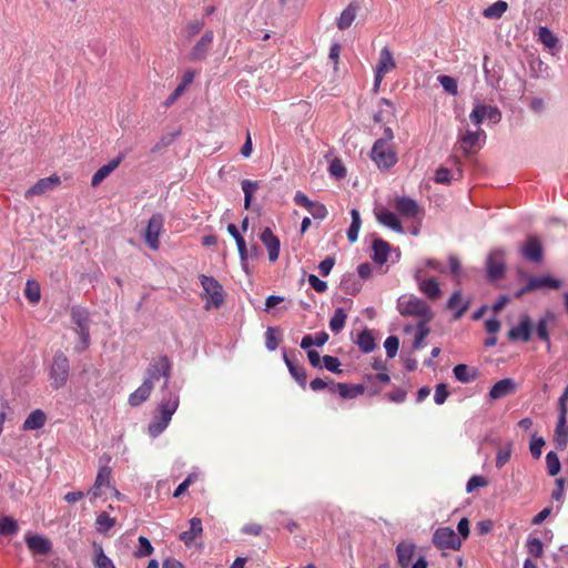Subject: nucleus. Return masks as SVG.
<instances>
[{"label": "nucleus", "instance_id": "f257e3e1", "mask_svg": "<svg viewBox=\"0 0 568 568\" xmlns=\"http://www.w3.org/2000/svg\"><path fill=\"white\" fill-rule=\"evenodd\" d=\"M179 405V393H165V395L161 396L153 419L148 425V433L151 437L160 436L168 428Z\"/></svg>", "mask_w": 568, "mask_h": 568}, {"label": "nucleus", "instance_id": "f03ea898", "mask_svg": "<svg viewBox=\"0 0 568 568\" xmlns=\"http://www.w3.org/2000/svg\"><path fill=\"white\" fill-rule=\"evenodd\" d=\"M172 364L170 358L166 355H161L159 357L152 358L146 371L144 382H149L150 385L154 386V382L164 379V383L161 387V396L165 395V393H174L169 387V381L171 378Z\"/></svg>", "mask_w": 568, "mask_h": 568}, {"label": "nucleus", "instance_id": "7ed1b4c3", "mask_svg": "<svg viewBox=\"0 0 568 568\" xmlns=\"http://www.w3.org/2000/svg\"><path fill=\"white\" fill-rule=\"evenodd\" d=\"M397 310L403 316H412L418 321L429 323L433 318V313L428 304L414 295H403L397 301Z\"/></svg>", "mask_w": 568, "mask_h": 568}, {"label": "nucleus", "instance_id": "20e7f679", "mask_svg": "<svg viewBox=\"0 0 568 568\" xmlns=\"http://www.w3.org/2000/svg\"><path fill=\"white\" fill-rule=\"evenodd\" d=\"M70 375V363L68 357L58 351L54 353L52 363L49 366V381L54 389L63 387Z\"/></svg>", "mask_w": 568, "mask_h": 568}, {"label": "nucleus", "instance_id": "39448f33", "mask_svg": "<svg viewBox=\"0 0 568 568\" xmlns=\"http://www.w3.org/2000/svg\"><path fill=\"white\" fill-rule=\"evenodd\" d=\"M199 281L203 288L202 296L206 300L205 310L220 308L224 303L223 286L213 276L200 275Z\"/></svg>", "mask_w": 568, "mask_h": 568}, {"label": "nucleus", "instance_id": "423d86ee", "mask_svg": "<svg viewBox=\"0 0 568 568\" xmlns=\"http://www.w3.org/2000/svg\"><path fill=\"white\" fill-rule=\"evenodd\" d=\"M369 158L381 171L393 168L398 161L394 145L384 144L383 141L374 142Z\"/></svg>", "mask_w": 568, "mask_h": 568}, {"label": "nucleus", "instance_id": "0eeeda50", "mask_svg": "<svg viewBox=\"0 0 568 568\" xmlns=\"http://www.w3.org/2000/svg\"><path fill=\"white\" fill-rule=\"evenodd\" d=\"M486 132L483 129L471 131L469 129L458 133L457 141L465 155H469L474 149H481L486 141Z\"/></svg>", "mask_w": 568, "mask_h": 568}, {"label": "nucleus", "instance_id": "6e6552de", "mask_svg": "<svg viewBox=\"0 0 568 568\" xmlns=\"http://www.w3.org/2000/svg\"><path fill=\"white\" fill-rule=\"evenodd\" d=\"M432 541L438 549L458 550L462 546V538L450 527L437 528Z\"/></svg>", "mask_w": 568, "mask_h": 568}, {"label": "nucleus", "instance_id": "1a4fd4ad", "mask_svg": "<svg viewBox=\"0 0 568 568\" xmlns=\"http://www.w3.org/2000/svg\"><path fill=\"white\" fill-rule=\"evenodd\" d=\"M504 254V250L495 248L487 256L486 267L489 281H496L504 276L506 270Z\"/></svg>", "mask_w": 568, "mask_h": 568}, {"label": "nucleus", "instance_id": "9d476101", "mask_svg": "<svg viewBox=\"0 0 568 568\" xmlns=\"http://www.w3.org/2000/svg\"><path fill=\"white\" fill-rule=\"evenodd\" d=\"M214 40V32L206 30L202 37L195 42L189 53V60L192 62H199L206 59Z\"/></svg>", "mask_w": 568, "mask_h": 568}, {"label": "nucleus", "instance_id": "9b49d317", "mask_svg": "<svg viewBox=\"0 0 568 568\" xmlns=\"http://www.w3.org/2000/svg\"><path fill=\"white\" fill-rule=\"evenodd\" d=\"M534 324L528 314L520 316L519 323L508 331V338L511 342L528 343L531 339Z\"/></svg>", "mask_w": 568, "mask_h": 568}, {"label": "nucleus", "instance_id": "f8f14e48", "mask_svg": "<svg viewBox=\"0 0 568 568\" xmlns=\"http://www.w3.org/2000/svg\"><path fill=\"white\" fill-rule=\"evenodd\" d=\"M414 280L418 285L419 291L428 298L436 300L440 296L442 291L439 284L434 277L426 278L422 267H417L415 270Z\"/></svg>", "mask_w": 568, "mask_h": 568}, {"label": "nucleus", "instance_id": "ddd939ff", "mask_svg": "<svg viewBox=\"0 0 568 568\" xmlns=\"http://www.w3.org/2000/svg\"><path fill=\"white\" fill-rule=\"evenodd\" d=\"M294 202L296 205L305 207L315 220H324L328 212L323 203L314 202L308 199L306 194L297 191L294 195Z\"/></svg>", "mask_w": 568, "mask_h": 568}, {"label": "nucleus", "instance_id": "4468645a", "mask_svg": "<svg viewBox=\"0 0 568 568\" xmlns=\"http://www.w3.org/2000/svg\"><path fill=\"white\" fill-rule=\"evenodd\" d=\"M561 286V281L550 275L532 276L528 280L527 284L516 294L520 297L524 293L541 288L558 290Z\"/></svg>", "mask_w": 568, "mask_h": 568}, {"label": "nucleus", "instance_id": "2eb2a0df", "mask_svg": "<svg viewBox=\"0 0 568 568\" xmlns=\"http://www.w3.org/2000/svg\"><path fill=\"white\" fill-rule=\"evenodd\" d=\"M163 216L160 213L153 214L148 223L144 240L152 250H158L160 245L159 236L163 229Z\"/></svg>", "mask_w": 568, "mask_h": 568}, {"label": "nucleus", "instance_id": "dca6fc26", "mask_svg": "<svg viewBox=\"0 0 568 568\" xmlns=\"http://www.w3.org/2000/svg\"><path fill=\"white\" fill-rule=\"evenodd\" d=\"M262 243L267 248L268 260L275 262L280 256L281 242L270 227H265L260 236Z\"/></svg>", "mask_w": 568, "mask_h": 568}, {"label": "nucleus", "instance_id": "f3484780", "mask_svg": "<svg viewBox=\"0 0 568 568\" xmlns=\"http://www.w3.org/2000/svg\"><path fill=\"white\" fill-rule=\"evenodd\" d=\"M523 256L534 263L542 261V246L536 236H529L520 250Z\"/></svg>", "mask_w": 568, "mask_h": 568}, {"label": "nucleus", "instance_id": "a211bd4d", "mask_svg": "<svg viewBox=\"0 0 568 568\" xmlns=\"http://www.w3.org/2000/svg\"><path fill=\"white\" fill-rule=\"evenodd\" d=\"M58 184H60V178L57 175L40 179L36 184L26 191L24 196L26 199H30L32 196L42 195L49 190H52Z\"/></svg>", "mask_w": 568, "mask_h": 568}, {"label": "nucleus", "instance_id": "6ab92c4d", "mask_svg": "<svg viewBox=\"0 0 568 568\" xmlns=\"http://www.w3.org/2000/svg\"><path fill=\"white\" fill-rule=\"evenodd\" d=\"M26 544L30 551L38 555H47L52 549L51 541L42 535H27Z\"/></svg>", "mask_w": 568, "mask_h": 568}, {"label": "nucleus", "instance_id": "aec40b11", "mask_svg": "<svg viewBox=\"0 0 568 568\" xmlns=\"http://www.w3.org/2000/svg\"><path fill=\"white\" fill-rule=\"evenodd\" d=\"M124 154L121 153L116 158L109 161L106 164L102 165L92 176L91 185L98 186L101 184L123 161Z\"/></svg>", "mask_w": 568, "mask_h": 568}, {"label": "nucleus", "instance_id": "412c9836", "mask_svg": "<svg viewBox=\"0 0 568 568\" xmlns=\"http://www.w3.org/2000/svg\"><path fill=\"white\" fill-rule=\"evenodd\" d=\"M516 383L511 378H504L496 382L489 390V398L493 400L500 399L511 394L516 389Z\"/></svg>", "mask_w": 568, "mask_h": 568}, {"label": "nucleus", "instance_id": "4be33fe9", "mask_svg": "<svg viewBox=\"0 0 568 568\" xmlns=\"http://www.w3.org/2000/svg\"><path fill=\"white\" fill-rule=\"evenodd\" d=\"M396 211L404 216L415 217L420 212V207L417 202L408 196L397 197L395 201Z\"/></svg>", "mask_w": 568, "mask_h": 568}, {"label": "nucleus", "instance_id": "5701e85b", "mask_svg": "<svg viewBox=\"0 0 568 568\" xmlns=\"http://www.w3.org/2000/svg\"><path fill=\"white\" fill-rule=\"evenodd\" d=\"M329 390L332 393L337 390L342 398L352 399L357 397L358 395H362L365 388L361 384L348 385L345 383H331Z\"/></svg>", "mask_w": 568, "mask_h": 568}, {"label": "nucleus", "instance_id": "b1692460", "mask_svg": "<svg viewBox=\"0 0 568 568\" xmlns=\"http://www.w3.org/2000/svg\"><path fill=\"white\" fill-rule=\"evenodd\" d=\"M555 315L551 312H547L544 316H541L536 326L535 332L537 337L546 343L547 347L550 348L551 342H550V334L548 329L549 323L554 322Z\"/></svg>", "mask_w": 568, "mask_h": 568}, {"label": "nucleus", "instance_id": "393cba45", "mask_svg": "<svg viewBox=\"0 0 568 568\" xmlns=\"http://www.w3.org/2000/svg\"><path fill=\"white\" fill-rule=\"evenodd\" d=\"M70 317L75 329L90 327V312L80 305H73L70 310Z\"/></svg>", "mask_w": 568, "mask_h": 568}, {"label": "nucleus", "instance_id": "a878e982", "mask_svg": "<svg viewBox=\"0 0 568 568\" xmlns=\"http://www.w3.org/2000/svg\"><path fill=\"white\" fill-rule=\"evenodd\" d=\"M376 219L384 226H386L397 233H404L402 223L394 212L388 211V210H381V211L376 212Z\"/></svg>", "mask_w": 568, "mask_h": 568}, {"label": "nucleus", "instance_id": "bb28decb", "mask_svg": "<svg viewBox=\"0 0 568 568\" xmlns=\"http://www.w3.org/2000/svg\"><path fill=\"white\" fill-rule=\"evenodd\" d=\"M470 305V301H463L462 298V292L455 291L449 300L447 301V308L455 310L454 318L459 320L465 312L468 310Z\"/></svg>", "mask_w": 568, "mask_h": 568}, {"label": "nucleus", "instance_id": "cd10ccee", "mask_svg": "<svg viewBox=\"0 0 568 568\" xmlns=\"http://www.w3.org/2000/svg\"><path fill=\"white\" fill-rule=\"evenodd\" d=\"M45 422H47L45 413L42 409H34L24 419L22 429L26 432L38 430L44 426Z\"/></svg>", "mask_w": 568, "mask_h": 568}, {"label": "nucleus", "instance_id": "c85d7f7f", "mask_svg": "<svg viewBox=\"0 0 568 568\" xmlns=\"http://www.w3.org/2000/svg\"><path fill=\"white\" fill-rule=\"evenodd\" d=\"M415 545L407 541H400L396 547L397 560L402 568H407L413 559Z\"/></svg>", "mask_w": 568, "mask_h": 568}, {"label": "nucleus", "instance_id": "c756f323", "mask_svg": "<svg viewBox=\"0 0 568 568\" xmlns=\"http://www.w3.org/2000/svg\"><path fill=\"white\" fill-rule=\"evenodd\" d=\"M153 390V385H150L149 382H144L129 396V404L132 407L140 406L146 399H149L151 393Z\"/></svg>", "mask_w": 568, "mask_h": 568}, {"label": "nucleus", "instance_id": "7c9ffc66", "mask_svg": "<svg viewBox=\"0 0 568 568\" xmlns=\"http://www.w3.org/2000/svg\"><path fill=\"white\" fill-rule=\"evenodd\" d=\"M396 68V63L393 53L388 47L382 48L379 52V59L374 70L386 74L390 70Z\"/></svg>", "mask_w": 568, "mask_h": 568}, {"label": "nucleus", "instance_id": "2f4dec72", "mask_svg": "<svg viewBox=\"0 0 568 568\" xmlns=\"http://www.w3.org/2000/svg\"><path fill=\"white\" fill-rule=\"evenodd\" d=\"M372 250H373L372 257L375 263L381 264V265L386 263V261L388 258L389 251H390V246L386 241H384L382 239H375L373 241Z\"/></svg>", "mask_w": 568, "mask_h": 568}, {"label": "nucleus", "instance_id": "473e14b6", "mask_svg": "<svg viewBox=\"0 0 568 568\" xmlns=\"http://www.w3.org/2000/svg\"><path fill=\"white\" fill-rule=\"evenodd\" d=\"M190 528L189 530H185L183 531L181 535H180V539L186 545V546H190L193 544V541L195 540V538L197 536H200L203 531V528H202V521L200 518L197 517H193L190 519Z\"/></svg>", "mask_w": 568, "mask_h": 568}, {"label": "nucleus", "instance_id": "72a5a7b5", "mask_svg": "<svg viewBox=\"0 0 568 568\" xmlns=\"http://www.w3.org/2000/svg\"><path fill=\"white\" fill-rule=\"evenodd\" d=\"M556 443L558 446H566L568 442L567 413H558L557 425L555 429Z\"/></svg>", "mask_w": 568, "mask_h": 568}, {"label": "nucleus", "instance_id": "f704fd0d", "mask_svg": "<svg viewBox=\"0 0 568 568\" xmlns=\"http://www.w3.org/2000/svg\"><path fill=\"white\" fill-rule=\"evenodd\" d=\"M453 373L455 378L460 383H470L475 381L478 376V372L476 368L469 367L466 364H457L453 368Z\"/></svg>", "mask_w": 568, "mask_h": 568}, {"label": "nucleus", "instance_id": "c9c22d12", "mask_svg": "<svg viewBox=\"0 0 568 568\" xmlns=\"http://www.w3.org/2000/svg\"><path fill=\"white\" fill-rule=\"evenodd\" d=\"M355 343L357 344L359 349L365 354L372 353L376 347L375 338L372 332L367 328L363 329L357 335Z\"/></svg>", "mask_w": 568, "mask_h": 568}, {"label": "nucleus", "instance_id": "e433bc0d", "mask_svg": "<svg viewBox=\"0 0 568 568\" xmlns=\"http://www.w3.org/2000/svg\"><path fill=\"white\" fill-rule=\"evenodd\" d=\"M362 283L354 274H345L341 281V288L345 294L356 295L362 290Z\"/></svg>", "mask_w": 568, "mask_h": 568}, {"label": "nucleus", "instance_id": "4c0bfd02", "mask_svg": "<svg viewBox=\"0 0 568 568\" xmlns=\"http://www.w3.org/2000/svg\"><path fill=\"white\" fill-rule=\"evenodd\" d=\"M356 11L357 8L353 3H349L338 17L337 28L339 30H345L349 28L356 18Z\"/></svg>", "mask_w": 568, "mask_h": 568}, {"label": "nucleus", "instance_id": "58836bf2", "mask_svg": "<svg viewBox=\"0 0 568 568\" xmlns=\"http://www.w3.org/2000/svg\"><path fill=\"white\" fill-rule=\"evenodd\" d=\"M351 217H352V222L347 230V239H348L349 243H354L358 239V233H359L361 225H362V219H361V214H359L358 210L352 209Z\"/></svg>", "mask_w": 568, "mask_h": 568}, {"label": "nucleus", "instance_id": "ea45409f", "mask_svg": "<svg viewBox=\"0 0 568 568\" xmlns=\"http://www.w3.org/2000/svg\"><path fill=\"white\" fill-rule=\"evenodd\" d=\"M378 106L379 110L373 116L374 122L382 123L387 120V115L394 114V105L389 100L385 98L379 99Z\"/></svg>", "mask_w": 568, "mask_h": 568}, {"label": "nucleus", "instance_id": "a19ab883", "mask_svg": "<svg viewBox=\"0 0 568 568\" xmlns=\"http://www.w3.org/2000/svg\"><path fill=\"white\" fill-rule=\"evenodd\" d=\"M347 314L344 308L337 307L329 320V328L334 334H338L345 326Z\"/></svg>", "mask_w": 568, "mask_h": 568}, {"label": "nucleus", "instance_id": "79ce46f5", "mask_svg": "<svg viewBox=\"0 0 568 568\" xmlns=\"http://www.w3.org/2000/svg\"><path fill=\"white\" fill-rule=\"evenodd\" d=\"M508 4L506 1L498 0L490 4L489 7H487L483 11V16L488 19H499L506 12Z\"/></svg>", "mask_w": 568, "mask_h": 568}, {"label": "nucleus", "instance_id": "37998d69", "mask_svg": "<svg viewBox=\"0 0 568 568\" xmlns=\"http://www.w3.org/2000/svg\"><path fill=\"white\" fill-rule=\"evenodd\" d=\"M19 526L14 518L10 516H3L0 518V535L1 536H13L18 532Z\"/></svg>", "mask_w": 568, "mask_h": 568}, {"label": "nucleus", "instance_id": "c03bdc74", "mask_svg": "<svg viewBox=\"0 0 568 568\" xmlns=\"http://www.w3.org/2000/svg\"><path fill=\"white\" fill-rule=\"evenodd\" d=\"M115 525V519L110 517L108 513L102 511L97 516L95 528L100 534H106Z\"/></svg>", "mask_w": 568, "mask_h": 568}, {"label": "nucleus", "instance_id": "a18cd8bd", "mask_svg": "<svg viewBox=\"0 0 568 568\" xmlns=\"http://www.w3.org/2000/svg\"><path fill=\"white\" fill-rule=\"evenodd\" d=\"M513 454V443L507 442L504 446L499 447L496 454V467L503 468L510 459Z\"/></svg>", "mask_w": 568, "mask_h": 568}, {"label": "nucleus", "instance_id": "49530a36", "mask_svg": "<svg viewBox=\"0 0 568 568\" xmlns=\"http://www.w3.org/2000/svg\"><path fill=\"white\" fill-rule=\"evenodd\" d=\"M417 333L415 335L414 342H413V348L417 349L424 346V341L429 334L430 329L428 327V323H425V321H418L416 325Z\"/></svg>", "mask_w": 568, "mask_h": 568}, {"label": "nucleus", "instance_id": "de8ad7c7", "mask_svg": "<svg viewBox=\"0 0 568 568\" xmlns=\"http://www.w3.org/2000/svg\"><path fill=\"white\" fill-rule=\"evenodd\" d=\"M241 186L244 193V207L247 210L251 206L254 192L258 189V184L251 180H243Z\"/></svg>", "mask_w": 568, "mask_h": 568}, {"label": "nucleus", "instance_id": "09e8293b", "mask_svg": "<svg viewBox=\"0 0 568 568\" xmlns=\"http://www.w3.org/2000/svg\"><path fill=\"white\" fill-rule=\"evenodd\" d=\"M24 295L29 300L30 303H38L41 298V290L40 285L32 280L27 281Z\"/></svg>", "mask_w": 568, "mask_h": 568}, {"label": "nucleus", "instance_id": "8fccbe9b", "mask_svg": "<svg viewBox=\"0 0 568 568\" xmlns=\"http://www.w3.org/2000/svg\"><path fill=\"white\" fill-rule=\"evenodd\" d=\"M538 39L545 47L549 49L555 48L558 43L557 37L547 27L539 28Z\"/></svg>", "mask_w": 568, "mask_h": 568}, {"label": "nucleus", "instance_id": "3c124183", "mask_svg": "<svg viewBox=\"0 0 568 568\" xmlns=\"http://www.w3.org/2000/svg\"><path fill=\"white\" fill-rule=\"evenodd\" d=\"M111 467L108 465L100 466L95 477V483L101 485V487L111 488Z\"/></svg>", "mask_w": 568, "mask_h": 568}, {"label": "nucleus", "instance_id": "603ef678", "mask_svg": "<svg viewBox=\"0 0 568 568\" xmlns=\"http://www.w3.org/2000/svg\"><path fill=\"white\" fill-rule=\"evenodd\" d=\"M74 332L79 335V339H80L79 344L75 345L74 349L78 353H82L90 346V343H91L90 327L75 329Z\"/></svg>", "mask_w": 568, "mask_h": 568}, {"label": "nucleus", "instance_id": "864d4df0", "mask_svg": "<svg viewBox=\"0 0 568 568\" xmlns=\"http://www.w3.org/2000/svg\"><path fill=\"white\" fill-rule=\"evenodd\" d=\"M526 548L534 558H540L544 554V545L539 538H528Z\"/></svg>", "mask_w": 568, "mask_h": 568}, {"label": "nucleus", "instance_id": "5fc2aeb1", "mask_svg": "<svg viewBox=\"0 0 568 568\" xmlns=\"http://www.w3.org/2000/svg\"><path fill=\"white\" fill-rule=\"evenodd\" d=\"M439 84L450 95H456L458 93L457 81L449 75H439L437 78Z\"/></svg>", "mask_w": 568, "mask_h": 568}, {"label": "nucleus", "instance_id": "6e6d98bb", "mask_svg": "<svg viewBox=\"0 0 568 568\" xmlns=\"http://www.w3.org/2000/svg\"><path fill=\"white\" fill-rule=\"evenodd\" d=\"M153 550L154 549H153L151 541L146 537L140 536L139 537V547L134 551V556L138 558L148 557V556L152 555Z\"/></svg>", "mask_w": 568, "mask_h": 568}, {"label": "nucleus", "instance_id": "4d7b16f0", "mask_svg": "<svg viewBox=\"0 0 568 568\" xmlns=\"http://www.w3.org/2000/svg\"><path fill=\"white\" fill-rule=\"evenodd\" d=\"M95 568H115L113 561L104 554L101 546L95 549Z\"/></svg>", "mask_w": 568, "mask_h": 568}, {"label": "nucleus", "instance_id": "13d9d810", "mask_svg": "<svg viewBox=\"0 0 568 568\" xmlns=\"http://www.w3.org/2000/svg\"><path fill=\"white\" fill-rule=\"evenodd\" d=\"M546 464L550 476H556L560 471V460L555 452H549L546 455Z\"/></svg>", "mask_w": 568, "mask_h": 568}, {"label": "nucleus", "instance_id": "bf43d9fd", "mask_svg": "<svg viewBox=\"0 0 568 568\" xmlns=\"http://www.w3.org/2000/svg\"><path fill=\"white\" fill-rule=\"evenodd\" d=\"M481 109L484 110L485 119L489 120L494 124H497L500 122L501 112L497 106L483 103Z\"/></svg>", "mask_w": 568, "mask_h": 568}, {"label": "nucleus", "instance_id": "052dcab7", "mask_svg": "<svg viewBox=\"0 0 568 568\" xmlns=\"http://www.w3.org/2000/svg\"><path fill=\"white\" fill-rule=\"evenodd\" d=\"M398 346H399L398 337H396L394 335L388 336L384 343V347H385L387 357H389V358L395 357L397 354V351H398Z\"/></svg>", "mask_w": 568, "mask_h": 568}, {"label": "nucleus", "instance_id": "680f3d73", "mask_svg": "<svg viewBox=\"0 0 568 568\" xmlns=\"http://www.w3.org/2000/svg\"><path fill=\"white\" fill-rule=\"evenodd\" d=\"M323 365L324 367L335 374H341L342 371L339 369L341 362L337 357L331 356V355H324L323 356Z\"/></svg>", "mask_w": 568, "mask_h": 568}, {"label": "nucleus", "instance_id": "e2e57ef3", "mask_svg": "<svg viewBox=\"0 0 568 568\" xmlns=\"http://www.w3.org/2000/svg\"><path fill=\"white\" fill-rule=\"evenodd\" d=\"M481 108H483V103H476L473 111L469 114L470 122L474 125H476L478 129H480L479 126L485 119L484 110Z\"/></svg>", "mask_w": 568, "mask_h": 568}, {"label": "nucleus", "instance_id": "0e129e2a", "mask_svg": "<svg viewBox=\"0 0 568 568\" xmlns=\"http://www.w3.org/2000/svg\"><path fill=\"white\" fill-rule=\"evenodd\" d=\"M448 395L449 392L447 389V385L444 383H439L435 387L434 402L437 405H443L446 402Z\"/></svg>", "mask_w": 568, "mask_h": 568}, {"label": "nucleus", "instance_id": "69168bd1", "mask_svg": "<svg viewBox=\"0 0 568 568\" xmlns=\"http://www.w3.org/2000/svg\"><path fill=\"white\" fill-rule=\"evenodd\" d=\"M276 328L267 327L265 332V346L270 352H273L278 346V339L275 336Z\"/></svg>", "mask_w": 568, "mask_h": 568}, {"label": "nucleus", "instance_id": "338daca9", "mask_svg": "<svg viewBox=\"0 0 568 568\" xmlns=\"http://www.w3.org/2000/svg\"><path fill=\"white\" fill-rule=\"evenodd\" d=\"M453 179V174H452V171L447 168H438L435 172V176H434V180L436 183H439V184H447V183H450Z\"/></svg>", "mask_w": 568, "mask_h": 568}, {"label": "nucleus", "instance_id": "774afa93", "mask_svg": "<svg viewBox=\"0 0 568 568\" xmlns=\"http://www.w3.org/2000/svg\"><path fill=\"white\" fill-rule=\"evenodd\" d=\"M328 171H329L331 175L338 178V179H342L346 175V169H345L344 164L342 163L341 160H337V159L333 160L329 163Z\"/></svg>", "mask_w": 568, "mask_h": 568}]
</instances>
